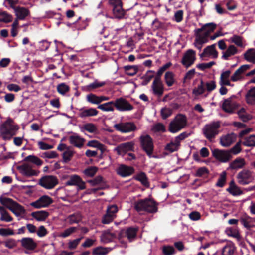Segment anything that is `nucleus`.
<instances>
[{
  "label": "nucleus",
  "mask_w": 255,
  "mask_h": 255,
  "mask_svg": "<svg viewBox=\"0 0 255 255\" xmlns=\"http://www.w3.org/2000/svg\"><path fill=\"white\" fill-rule=\"evenodd\" d=\"M134 208L137 212L142 211L149 213H155L157 212V204L151 198L139 199L134 203Z\"/></svg>",
  "instance_id": "f257e3e1"
},
{
  "label": "nucleus",
  "mask_w": 255,
  "mask_h": 255,
  "mask_svg": "<svg viewBox=\"0 0 255 255\" xmlns=\"http://www.w3.org/2000/svg\"><path fill=\"white\" fill-rule=\"evenodd\" d=\"M19 127L14 125L13 120L8 118L0 127V133L4 140H10L15 135Z\"/></svg>",
  "instance_id": "f03ea898"
},
{
  "label": "nucleus",
  "mask_w": 255,
  "mask_h": 255,
  "mask_svg": "<svg viewBox=\"0 0 255 255\" xmlns=\"http://www.w3.org/2000/svg\"><path fill=\"white\" fill-rule=\"evenodd\" d=\"M0 203L17 217L25 214L26 212L22 206L11 198L1 196L0 197Z\"/></svg>",
  "instance_id": "7ed1b4c3"
},
{
  "label": "nucleus",
  "mask_w": 255,
  "mask_h": 255,
  "mask_svg": "<svg viewBox=\"0 0 255 255\" xmlns=\"http://www.w3.org/2000/svg\"><path fill=\"white\" fill-rule=\"evenodd\" d=\"M139 140L141 148L149 158H156V156L153 155L154 146L151 137L148 134L142 135Z\"/></svg>",
  "instance_id": "20e7f679"
},
{
  "label": "nucleus",
  "mask_w": 255,
  "mask_h": 255,
  "mask_svg": "<svg viewBox=\"0 0 255 255\" xmlns=\"http://www.w3.org/2000/svg\"><path fill=\"white\" fill-rule=\"evenodd\" d=\"M220 126V122L219 121L213 122L206 124L202 130L204 136L210 141L215 138L216 136L219 133Z\"/></svg>",
  "instance_id": "39448f33"
},
{
  "label": "nucleus",
  "mask_w": 255,
  "mask_h": 255,
  "mask_svg": "<svg viewBox=\"0 0 255 255\" xmlns=\"http://www.w3.org/2000/svg\"><path fill=\"white\" fill-rule=\"evenodd\" d=\"M115 129L121 133H128L135 131L137 128L135 124L131 122H121L114 125Z\"/></svg>",
  "instance_id": "423d86ee"
},
{
  "label": "nucleus",
  "mask_w": 255,
  "mask_h": 255,
  "mask_svg": "<svg viewBox=\"0 0 255 255\" xmlns=\"http://www.w3.org/2000/svg\"><path fill=\"white\" fill-rule=\"evenodd\" d=\"M58 184V180L55 176L46 175L42 177L39 181V184L42 187L47 189L53 188Z\"/></svg>",
  "instance_id": "0eeeda50"
},
{
  "label": "nucleus",
  "mask_w": 255,
  "mask_h": 255,
  "mask_svg": "<svg viewBox=\"0 0 255 255\" xmlns=\"http://www.w3.org/2000/svg\"><path fill=\"white\" fill-rule=\"evenodd\" d=\"M213 156L219 161L222 163H226L229 161L232 158L228 150H220L215 149L212 151Z\"/></svg>",
  "instance_id": "6e6552de"
},
{
  "label": "nucleus",
  "mask_w": 255,
  "mask_h": 255,
  "mask_svg": "<svg viewBox=\"0 0 255 255\" xmlns=\"http://www.w3.org/2000/svg\"><path fill=\"white\" fill-rule=\"evenodd\" d=\"M238 182L241 185H246L252 182L253 176L252 172L248 169H243L237 175Z\"/></svg>",
  "instance_id": "1a4fd4ad"
},
{
  "label": "nucleus",
  "mask_w": 255,
  "mask_h": 255,
  "mask_svg": "<svg viewBox=\"0 0 255 255\" xmlns=\"http://www.w3.org/2000/svg\"><path fill=\"white\" fill-rule=\"evenodd\" d=\"M196 60V52L192 49H188L184 54L181 59L182 64L186 68L191 66Z\"/></svg>",
  "instance_id": "9d476101"
},
{
  "label": "nucleus",
  "mask_w": 255,
  "mask_h": 255,
  "mask_svg": "<svg viewBox=\"0 0 255 255\" xmlns=\"http://www.w3.org/2000/svg\"><path fill=\"white\" fill-rule=\"evenodd\" d=\"M217 27V24L215 23H208L204 24L201 28L195 29L194 31L197 34H201V35L206 38H208L210 33L213 32Z\"/></svg>",
  "instance_id": "9b49d317"
},
{
  "label": "nucleus",
  "mask_w": 255,
  "mask_h": 255,
  "mask_svg": "<svg viewBox=\"0 0 255 255\" xmlns=\"http://www.w3.org/2000/svg\"><path fill=\"white\" fill-rule=\"evenodd\" d=\"M53 202V199L47 195H43L30 205L35 208L39 209L48 207Z\"/></svg>",
  "instance_id": "f8f14e48"
},
{
  "label": "nucleus",
  "mask_w": 255,
  "mask_h": 255,
  "mask_svg": "<svg viewBox=\"0 0 255 255\" xmlns=\"http://www.w3.org/2000/svg\"><path fill=\"white\" fill-rule=\"evenodd\" d=\"M114 103V106L120 111H131L133 109V106L123 98L117 99Z\"/></svg>",
  "instance_id": "ddd939ff"
},
{
  "label": "nucleus",
  "mask_w": 255,
  "mask_h": 255,
  "mask_svg": "<svg viewBox=\"0 0 255 255\" xmlns=\"http://www.w3.org/2000/svg\"><path fill=\"white\" fill-rule=\"evenodd\" d=\"M135 171L134 168L125 164H120L116 170L118 175L122 177H126L132 175Z\"/></svg>",
  "instance_id": "4468645a"
},
{
  "label": "nucleus",
  "mask_w": 255,
  "mask_h": 255,
  "mask_svg": "<svg viewBox=\"0 0 255 255\" xmlns=\"http://www.w3.org/2000/svg\"><path fill=\"white\" fill-rule=\"evenodd\" d=\"M252 65L245 64L240 66L235 71L232 76L231 77V80L233 82L237 81L242 78V75L248 70L250 69Z\"/></svg>",
  "instance_id": "2eb2a0df"
},
{
  "label": "nucleus",
  "mask_w": 255,
  "mask_h": 255,
  "mask_svg": "<svg viewBox=\"0 0 255 255\" xmlns=\"http://www.w3.org/2000/svg\"><path fill=\"white\" fill-rule=\"evenodd\" d=\"M18 168L20 172L26 176H37L39 173V171L32 169L28 164L26 163L19 166Z\"/></svg>",
  "instance_id": "dca6fc26"
},
{
  "label": "nucleus",
  "mask_w": 255,
  "mask_h": 255,
  "mask_svg": "<svg viewBox=\"0 0 255 255\" xmlns=\"http://www.w3.org/2000/svg\"><path fill=\"white\" fill-rule=\"evenodd\" d=\"M17 19L24 20L30 14L29 10L24 7H13Z\"/></svg>",
  "instance_id": "f3484780"
},
{
  "label": "nucleus",
  "mask_w": 255,
  "mask_h": 255,
  "mask_svg": "<svg viewBox=\"0 0 255 255\" xmlns=\"http://www.w3.org/2000/svg\"><path fill=\"white\" fill-rule=\"evenodd\" d=\"M137 231L138 229L136 228L128 227L126 230H121L119 233V236L121 237L125 234L128 240L131 242L136 238Z\"/></svg>",
  "instance_id": "a211bd4d"
},
{
  "label": "nucleus",
  "mask_w": 255,
  "mask_h": 255,
  "mask_svg": "<svg viewBox=\"0 0 255 255\" xmlns=\"http://www.w3.org/2000/svg\"><path fill=\"white\" fill-rule=\"evenodd\" d=\"M237 104L232 101V97L225 99L222 105V109L226 113L230 114L234 113Z\"/></svg>",
  "instance_id": "6ab92c4d"
},
{
  "label": "nucleus",
  "mask_w": 255,
  "mask_h": 255,
  "mask_svg": "<svg viewBox=\"0 0 255 255\" xmlns=\"http://www.w3.org/2000/svg\"><path fill=\"white\" fill-rule=\"evenodd\" d=\"M21 246L28 250L33 251L37 247V244L34 240L29 237L23 238L21 241Z\"/></svg>",
  "instance_id": "aec40b11"
},
{
  "label": "nucleus",
  "mask_w": 255,
  "mask_h": 255,
  "mask_svg": "<svg viewBox=\"0 0 255 255\" xmlns=\"http://www.w3.org/2000/svg\"><path fill=\"white\" fill-rule=\"evenodd\" d=\"M236 135L234 133L226 134L220 138V144L224 147H228L235 142Z\"/></svg>",
  "instance_id": "412c9836"
},
{
  "label": "nucleus",
  "mask_w": 255,
  "mask_h": 255,
  "mask_svg": "<svg viewBox=\"0 0 255 255\" xmlns=\"http://www.w3.org/2000/svg\"><path fill=\"white\" fill-rule=\"evenodd\" d=\"M212 56L213 58H217L218 55V52L215 49V44H212L207 46L203 50V52L200 54V58L206 57L207 55Z\"/></svg>",
  "instance_id": "4be33fe9"
},
{
  "label": "nucleus",
  "mask_w": 255,
  "mask_h": 255,
  "mask_svg": "<svg viewBox=\"0 0 255 255\" xmlns=\"http://www.w3.org/2000/svg\"><path fill=\"white\" fill-rule=\"evenodd\" d=\"M69 142L74 146L81 148L83 147L85 139L77 135H71L69 138Z\"/></svg>",
  "instance_id": "5701e85b"
},
{
  "label": "nucleus",
  "mask_w": 255,
  "mask_h": 255,
  "mask_svg": "<svg viewBox=\"0 0 255 255\" xmlns=\"http://www.w3.org/2000/svg\"><path fill=\"white\" fill-rule=\"evenodd\" d=\"M79 114V116L81 118H85L88 117L95 116L98 115L99 112L96 109L90 108L88 109L81 108Z\"/></svg>",
  "instance_id": "b1692460"
},
{
  "label": "nucleus",
  "mask_w": 255,
  "mask_h": 255,
  "mask_svg": "<svg viewBox=\"0 0 255 255\" xmlns=\"http://www.w3.org/2000/svg\"><path fill=\"white\" fill-rule=\"evenodd\" d=\"M226 191L234 196L243 194V191L236 185L233 180L230 182L229 187L226 189Z\"/></svg>",
  "instance_id": "393cba45"
},
{
  "label": "nucleus",
  "mask_w": 255,
  "mask_h": 255,
  "mask_svg": "<svg viewBox=\"0 0 255 255\" xmlns=\"http://www.w3.org/2000/svg\"><path fill=\"white\" fill-rule=\"evenodd\" d=\"M49 215V213L44 210L33 212L31 216L38 221H44Z\"/></svg>",
  "instance_id": "a878e982"
},
{
  "label": "nucleus",
  "mask_w": 255,
  "mask_h": 255,
  "mask_svg": "<svg viewBox=\"0 0 255 255\" xmlns=\"http://www.w3.org/2000/svg\"><path fill=\"white\" fill-rule=\"evenodd\" d=\"M245 165V161L244 159L241 157H238L230 163L229 168L233 170H236L243 168Z\"/></svg>",
  "instance_id": "bb28decb"
},
{
  "label": "nucleus",
  "mask_w": 255,
  "mask_h": 255,
  "mask_svg": "<svg viewBox=\"0 0 255 255\" xmlns=\"http://www.w3.org/2000/svg\"><path fill=\"white\" fill-rule=\"evenodd\" d=\"M238 52L237 48L233 45H230L227 50L223 52V55L222 58L227 60L229 59V57L236 54Z\"/></svg>",
  "instance_id": "cd10ccee"
},
{
  "label": "nucleus",
  "mask_w": 255,
  "mask_h": 255,
  "mask_svg": "<svg viewBox=\"0 0 255 255\" xmlns=\"http://www.w3.org/2000/svg\"><path fill=\"white\" fill-rule=\"evenodd\" d=\"M194 35L196 37L194 45L197 48L201 50L203 46V44L206 43L208 39L202 36L201 34H197V32L196 31H194Z\"/></svg>",
  "instance_id": "c85d7f7f"
},
{
  "label": "nucleus",
  "mask_w": 255,
  "mask_h": 255,
  "mask_svg": "<svg viewBox=\"0 0 255 255\" xmlns=\"http://www.w3.org/2000/svg\"><path fill=\"white\" fill-rule=\"evenodd\" d=\"M112 13L115 18L122 19L125 18L126 12L125 9L123 8V6H122L113 8Z\"/></svg>",
  "instance_id": "c756f323"
},
{
  "label": "nucleus",
  "mask_w": 255,
  "mask_h": 255,
  "mask_svg": "<svg viewBox=\"0 0 255 255\" xmlns=\"http://www.w3.org/2000/svg\"><path fill=\"white\" fill-rule=\"evenodd\" d=\"M87 146L90 147L96 148L101 151L102 154H103L106 151L105 146L101 143L99 141L93 140L88 141L87 144Z\"/></svg>",
  "instance_id": "7c9ffc66"
},
{
  "label": "nucleus",
  "mask_w": 255,
  "mask_h": 255,
  "mask_svg": "<svg viewBox=\"0 0 255 255\" xmlns=\"http://www.w3.org/2000/svg\"><path fill=\"white\" fill-rule=\"evenodd\" d=\"M134 144L132 142H127L120 144L117 148L119 153L127 152L130 151H133Z\"/></svg>",
  "instance_id": "2f4dec72"
},
{
  "label": "nucleus",
  "mask_w": 255,
  "mask_h": 255,
  "mask_svg": "<svg viewBox=\"0 0 255 255\" xmlns=\"http://www.w3.org/2000/svg\"><path fill=\"white\" fill-rule=\"evenodd\" d=\"M244 58L248 62L255 64V49H249L244 54Z\"/></svg>",
  "instance_id": "473e14b6"
},
{
  "label": "nucleus",
  "mask_w": 255,
  "mask_h": 255,
  "mask_svg": "<svg viewBox=\"0 0 255 255\" xmlns=\"http://www.w3.org/2000/svg\"><path fill=\"white\" fill-rule=\"evenodd\" d=\"M245 98L247 103L252 105L255 104V86L251 88L247 92Z\"/></svg>",
  "instance_id": "72a5a7b5"
},
{
  "label": "nucleus",
  "mask_w": 255,
  "mask_h": 255,
  "mask_svg": "<svg viewBox=\"0 0 255 255\" xmlns=\"http://www.w3.org/2000/svg\"><path fill=\"white\" fill-rule=\"evenodd\" d=\"M242 144L248 147L255 146V135H251L249 136L245 137L241 141Z\"/></svg>",
  "instance_id": "f704fd0d"
},
{
  "label": "nucleus",
  "mask_w": 255,
  "mask_h": 255,
  "mask_svg": "<svg viewBox=\"0 0 255 255\" xmlns=\"http://www.w3.org/2000/svg\"><path fill=\"white\" fill-rule=\"evenodd\" d=\"M0 213L1 214L0 218L1 221L8 222L13 220V218L10 215L9 213L3 207L1 206H0Z\"/></svg>",
  "instance_id": "c9c22d12"
},
{
  "label": "nucleus",
  "mask_w": 255,
  "mask_h": 255,
  "mask_svg": "<svg viewBox=\"0 0 255 255\" xmlns=\"http://www.w3.org/2000/svg\"><path fill=\"white\" fill-rule=\"evenodd\" d=\"M82 216L79 213L71 214L67 217L68 222L70 225L79 223L82 220Z\"/></svg>",
  "instance_id": "e433bc0d"
},
{
  "label": "nucleus",
  "mask_w": 255,
  "mask_h": 255,
  "mask_svg": "<svg viewBox=\"0 0 255 255\" xmlns=\"http://www.w3.org/2000/svg\"><path fill=\"white\" fill-rule=\"evenodd\" d=\"M205 91L206 89L204 87V82L202 79H201L200 84L196 88L193 89L192 94L195 96H199L203 94Z\"/></svg>",
  "instance_id": "4c0bfd02"
},
{
  "label": "nucleus",
  "mask_w": 255,
  "mask_h": 255,
  "mask_svg": "<svg viewBox=\"0 0 255 255\" xmlns=\"http://www.w3.org/2000/svg\"><path fill=\"white\" fill-rule=\"evenodd\" d=\"M116 235L110 231H105L101 236V241L104 243L111 242L115 238Z\"/></svg>",
  "instance_id": "58836bf2"
},
{
  "label": "nucleus",
  "mask_w": 255,
  "mask_h": 255,
  "mask_svg": "<svg viewBox=\"0 0 255 255\" xmlns=\"http://www.w3.org/2000/svg\"><path fill=\"white\" fill-rule=\"evenodd\" d=\"M135 179L140 181L145 187H149V183L148 180V178L144 172H141L138 174L135 177Z\"/></svg>",
  "instance_id": "ea45409f"
},
{
  "label": "nucleus",
  "mask_w": 255,
  "mask_h": 255,
  "mask_svg": "<svg viewBox=\"0 0 255 255\" xmlns=\"http://www.w3.org/2000/svg\"><path fill=\"white\" fill-rule=\"evenodd\" d=\"M123 69L126 74L131 76L135 75L138 70L137 66L131 65L124 66Z\"/></svg>",
  "instance_id": "a19ab883"
},
{
  "label": "nucleus",
  "mask_w": 255,
  "mask_h": 255,
  "mask_svg": "<svg viewBox=\"0 0 255 255\" xmlns=\"http://www.w3.org/2000/svg\"><path fill=\"white\" fill-rule=\"evenodd\" d=\"M81 181V177L77 175H72L69 177V179L66 181V186L77 185Z\"/></svg>",
  "instance_id": "79ce46f5"
},
{
  "label": "nucleus",
  "mask_w": 255,
  "mask_h": 255,
  "mask_svg": "<svg viewBox=\"0 0 255 255\" xmlns=\"http://www.w3.org/2000/svg\"><path fill=\"white\" fill-rule=\"evenodd\" d=\"M24 161L31 162L37 166H40L43 164L42 160L37 156L33 155H28L24 158Z\"/></svg>",
  "instance_id": "37998d69"
},
{
  "label": "nucleus",
  "mask_w": 255,
  "mask_h": 255,
  "mask_svg": "<svg viewBox=\"0 0 255 255\" xmlns=\"http://www.w3.org/2000/svg\"><path fill=\"white\" fill-rule=\"evenodd\" d=\"M114 103V101H110L106 103L99 105L98 108L103 111H113Z\"/></svg>",
  "instance_id": "c03bdc74"
},
{
  "label": "nucleus",
  "mask_w": 255,
  "mask_h": 255,
  "mask_svg": "<svg viewBox=\"0 0 255 255\" xmlns=\"http://www.w3.org/2000/svg\"><path fill=\"white\" fill-rule=\"evenodd\" d=\"M153 93L158 97H161L164 92V86L162 84L152 85Z\"/></svg>",
  "instance_id": "a18cd8bd"
},
{
  "label": "nucleus",
  "mask_w": 255,
  "mask_h": 255,
  "mask_svg": "<svg viewBox=\"0 0 255 255\" xmlns=\"http://www.w3.org/2000/svg\"><path fill=\"white\" fill-rule=\"evenodd\" d=\"M183 126L173 120L170 122L169 125V131L172 133H176L183 128Z\"/></svg>",
  "instance_id": "49530a36"
},
{
  "label": "nucleus",
  "mask_w": 255,
  "mask_h": 255,
  "mask_svg": "<svg viewBox=\"0 0 255 255\" xmlns=\"http://www.w3.org/2000/svg\"><path fill=\"white\" fill-rule=\"evenodd\" d=\"M236 250L234 245H228L224 246L222 251V255H233Z\"/></svg>",
  "instance_id": "de8ad7c7"
},
{
  "label": "nucleus",
  "mask_w": 255,
  "mask_h": 255,
  "mask_svg": "<svg viewBox=\"0 0 255 255\" xmlns=\"http://www.w3.org/2000/svg\"><path fill=\"white\" fill-rule=\"evenodd\" d=\"M164 79L166 84L168 87L172 86L175 82L174 74L172 72L167 71L166 72Z\"/></svg>",
  "instance_id": "09e8293b"
},
{
  "label": "nucleus",
  "mask_w": 255,
  "mask_h": 255,
  "mask_svg": "<svg viewBox=\"0 0 255 255\" xmlns=\"http://www.w3.org/2000/svg\"><path fill=\"white\" fill-rule=\"evenodd\" d=\"M173 120L180 126H183V128L187 125V120L185 115L179 114L175 117Z\"/></svg>",
  "instance_id": "8fccbe9b"
},
{
  "label": "nucleus",
  "mask_w": 255,
  "mask_h": 255,
  "mask_svg": "<svg viewBox=\"0 0 255 255\" xmlns=\"http://www.w3.org/2000/svg\"><path fill=\"white\" fill-rule=\"evenodd\" d=\"M209 174L208 168L206 167L199 168L195 173V176L199 177H207Z\"/></svg>",
  "instance_id": "3c124183"
},
{
  "label": "nucleus",
  "mask_w": 255,
  "mask_h": 255,
  "mask_svg": "<svg viewBox=\"0 0 255 255\" xmlns=\"http://www.w3.org/2000/svg\"><path fill=\"white\" fill-rule=\"evenodd\" d=\"M78 227H70L61 232L59 236L64 238H67L75 233Z\"/></svg>",
  "instance_id": "603ef678"
},
{
  "label": "nucleus",
  "mask_w": 255,
  "mask_h": 255,
  "mask_svg": "<svg viewBox=\"0 0 255 255\" xmlns=\"http://www.w3.org/2000/svg\"><path fill=\"white\" fill-rule=\"evenodd\" d=\"M227 179V173L226 171L222 172L218 178L216 186L219 187L224 186Z\"/></svg>",
  "instance_id": "864d4df0"
},
{
  "label": "nucleus",
  "mask_w": 255,
  "mask_h": 255,
  "mask_svg": "<svg viewBox=\"0 0 255 255\" xmlns=\"http://www.w3.org/2000/svg\"><path fill=\"white\" fill-rule=\"evenodd\" d=\"M98 169L95 166H90L85 169L83 171V173L87 177H92L96 174Z\"/></svg>",
  "instance_id": "5fc2aeb1"
},
{
  "label": "nucleus",
  "mask_w": 255,
  "mask_h": 255,
  "mask_svg": "<svg viewBox=\"0 0 255 255\" xmlns=\"http://www.w3.org/2000/svg\"><path fill=\"white\" fill-rule=\"evenodd\" d=\"M154 72L152 70H148L146 72L145 75H144L142 79H143L142 84L144 85H147L151 80L154 77Z\"/></svg>",
  "instance_id": "6e6d98bb"
},
{
  "label": "nucleus",
  "mask_w": 255,
  "mask_h": 255,
  "mask_svg": "<svg viewBox=\"0 0 255 255\" xmlns=\"http://www.w3.org/2000/svg\"><path fill=\"white\" fill-rule=\"evenodd\" d=\"M238 114L240 119L244 122H246L252 119V116L247 114L244 108L240 110L238 112Z\"/></svg>",
  "instance_id": "4d7b16f0"
},
{
  "label": "nucleus",
  "mask_w": 255,
  "mask_h": 255,
  "mask_svg": "<svg viewBox=\"0 0 255 255\" xmlns=\"http://www.w3.org/2000/svg\"><path fill=\"white\" fill-rule=\"evenodd\" d=\"M105 84V82H99L97 80H95L93 83H90V84L87 85L86 86V88L88 91H91L92 90L102 87Z\"/></svg>",
  "instance_id": "13d9d810"
},
{
  "label": "nucleus",
  "mask_w": 255,
  "mask_h": 255,
  "mask_svg": "<svg viewBox=\"0 0 255 255\" xmlns=\"http://www.w3.org/2000/svg\"><path fill=\"white\" fill-rule=\"evenodd\" d=\"M251 220V218L247 215L243 216L240 219V221L242 224H243V226L248 229H250L253 227V226L250 223Z\"/></svg>",
  "instance_id": "bf43d9fd"
},
{
  "label": "nucleus",
  "mask_w": 255,
  "mask_h": 255,
  "mask_svg": "<svg viewBox=\"0 0 255 255\" xmlns=\"http://www.w3.org/2000/svg\"><path fill=\"white\" fill-rule=\"evenodd\" d=\"M57 90L59 94L65 95L70 90V87L65 83H61L57 85Z\"/></svg>",
  "instance_id": "052dcab7"
},
{
  "label": "nucleus",
  "mask_w": 255,
  "mask_h": 255,
  "mask_svg": "<svg viewBox=\"0 0 255 255\" xmlns=\"http://www.w3.org/2000/svg\"><path fill=\"white\" fill-rule=\"evenodd\" d=\"M12 17L11 15L8 14L6 12L0 11V21L5 23H8L11 21Z\"/></svg>",
  "instance_id": "680f3d73"
},
{
  "label": "nucleus",
  "mask_w": 255,
  "mask_h": 255,
  "mask_svg": "<svg viewBox=\"0 0 255 255\" xmlns=\"http://www.w3.org/2000/svg\"><path fill=\"white\" fill-rule=\"evenodd\" d=\"M230 40L231 42L234 43L239 47H243V37L240 36L234 35L232 37L230 38Z\"/></svg>",
  "instance_id": "e2e57ef3"
},
{
  "label": "nucleus",
  "mask_w": 255,
  "mask_h": 255,
  "mask_svg": "<svg viewBox=\"0 0 255 255\" xmlns=\"http://www.w3.org/2000/svg\"><path fill=\"white\" fill-rule=\"evenodd\" d=\"M87 101L94 104H99L100 103V100H99V96H98L94 94H90L87 95L86 97Z\"/></svg>",
  "instance_id": "0e129e2a"
},
{
  "label": "nucleus",
  "mask_w": 255,
  "mask_h": 255,
  "mask_svg": "<svg viewBox=\"0 0 255 255\" xmlns=\"http://www.w3.org/2000/svg\"><path fill=\"white\" fill-rule=\"evenodd\" d=\"M74 155V152L71 150H67L62 154V162L64 163L69 162Z\"/></svg>",
  "instance_id": "69168bd1"
},
{
  "label": "nucleus",
  "mask_w": 255,
  "mask_h": 255,
  "mask_svg": "<svg viewBox=\"0 0 255 255\" xmlns=\"http://www.w3.org/2000/svg\"><path fill=\"white\" fill-rule=\"evenodd\" d=\"M108 252L107 248L100 246L93 249V254L94 255H106Z\"/></svg>",
  "instance_id": "338daca9"
},
{
  "label": "nucleus",
  "mask_w": 255,
  "mask_h": 255,
  "mask_svg": "<svg viewBox=\"0 0 255 255\" xmlns=\"http://www.w3.org/2000/svg\"><path fill=\"white\" fill-rule=\"evenodd\" d=\"M204 87L208 92H211L216 88V82L214 80L204 82Z\"/></svg>",
  "instance_id": "774afa93"
}]
</instances>
